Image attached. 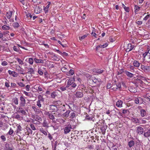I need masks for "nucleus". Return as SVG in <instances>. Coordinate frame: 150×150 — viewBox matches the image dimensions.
<instances>
[{
	"mask_svg": "<svg viewBox=\"0 0 150 150\" xmlns=\"http://www.w3.org/2000/svg\"><path fill=\"white\" fill-rule=\"evenodd\" d=\"M75 81V79L74 77H72L70 78L67 82V85L69 86H71L70 88L72 87L74 88L75 87V83H74Z\"/></svg>",
	"mask_w": 150,
	"mask_h": 150,
	"instance_id": "f257e3e1",
	"label": "nucleus"
},
{
	"mask_svg": "<svg viewBox=\"0 0 150 150\" xmlns=\"http://www.w3.org/2000/svg\"><path fill=\"white\" fill-rule=\"evenodd\" d=\"M141 69L145 72H150V65H142Z\"/></svg>",
	"mask_w": 150,
	"mask_h": 150,
	"instance_id": "f03ea898",
	"label": "nucleus"
},
{
	"mask_svg": "<svg viewBox=\"0 0 150 150\" xmlns=\"http://www.w3.org/2000/svg\"><path fill=\"white\" fill-rule=\"evenodd\" d=\"M91 79L93 82L96 83L99 86L101 80L100 79H96L95 77H91Z\"/></svg>",
	"mask_w": 150,
	"mask_h": 150,
	"instance_id": "7ed1b4c3",
	"label": "nucleus"
},
{
	"mask_svg": "<svg viewBox=\"0 0 150 150\" xmlns=\"http://www.w3.org/2000/svg\"><path fill=\"white\" fill-rule=\"evenodd\" d=\"M143 56L144 58L150 61V53L149 52H145L143 54Z\"/></svg>",
	"mask_w": 150,
	"mask_h": 150,
	"instance_id": "20e7f679",
	"label": "nucleus"
},
{
	"mask_svg": "<svg viewBox=\"0 0 150 150\" xmlns=\"http://www.w3.org/2000/svg\"><path fill=\"white\" fill-rule=\"evenodd\" d=\"M71 128V126L70 125H68V126L65 127L64 128V133L65 134H67L70 131V129Z\"/></svg>",
	"mask_w": 150,
	"mask_h": 150,
	"instance_id": "39448f33",
	"label": "nucleus"
},
{
	"mask_svg": "<svg viewBox=\"0 0 150 150\" xmlns=\"http://www.w3.org/2000/svg\"><path fill=\"white\" fill-rule=\"evenodd\" d=\"M50 110L52 112H57L58 110V108L57 107L54 105H50Z\"/></svg>",
	"mask_w": 150,
	"mask_h": 150,
	"instance_id": "423d86ee",
	"label": "nucleus"
},
{
	"mask_svg": "<svg viewBox=\"0 0 150 150\" xmlns=\"http://www.w3.org/2000/svg\"><path fill=\"white\" fill-rule=\"evenodd\" d=\"M20 100L21 102L20 105L21 107L24 106L25 103V100L23 96H21Z\"/></svg>",
	"mask_w": 150,
	"mask_h": 150,
	"instance_id": "0eeeda50",
	"label": "nucleus"
},
{
	"mask_svg": "<svg viewBox=\"0 0 150 150\" xmlns=\"http://www.w3.org/2000/svg\"><path fill=\"white\" fill-rule=\"evenodd\" d=\"M137 132L139 134H142L144 132V129L142 127H137Z\"/></svg>",
	"mask_w": 150,
	"mask_h": 150,
	"instance_id": "6e6552de",
	"label": "nucleus"
},
{
	"mask_svg": "<svg viewBox=\"0 0 150 150\" xmlns=\"http://www.w3.org/2000/svg\"><path fill=\"white\" fill-rule=\"evenodd\" d=\"M17 112L21 113L22 115H25L26 114L25 111L23 109V108L20 107L18 108V110H17Z\"/></svg>",
	"mask_w": 150,
	"mask_h": 150,
	"instance_id": "1a4fd4ad",
	"label": "nucleus"
},
{
	"mask_svg": "<svg viewBox=\"0 0 150 150\" xmlns=\"http://www.w3.org/2000/svg\"><path fill=\"white\" fill-rule=\"evenodd\" d=\"M129 90L132 93H136L137 91V89L134 87L130 86L129 88Z\"/></svg>",
	"mask_w": 150,
	"mask_h": 150,
	"instance_id": "9d476101",
	"label": "nucleus"
},
{
	"mask_svg": "<svg viewBox=\"0 0 150 150\" xmlns=\"http://www.w3.org/2000/svg\"><path fill=\"white\" fill-rule=\"evenodd\" d=\"M8 72L10 75H11L14 77H16L18 76V73L14 71H11V70H8Z\"/></svg>",
	"mask_w": 150,
	"mask_h": 150,
	"instance_id": "9b49d317",
	"label": "nucleus"
},
{
	"mask_svg": "<svg viewBox=\"0 0 150 150\" xmlns=\"http://www.w3.org/2000/svg\"><path fill=\"white\" fill-rule=\"evenodd\" d=\"M46 115H48V117L52 120H54L55 119V118L54 115L50 113L49 112H46Z\"/></svg>",
	"mask_w": 150,
	"mask_h": 150,
	"instance_id": "f8f14e48",
	"label": "nucleus"
},
{
	"mask_svg": "<svg viewBox=\"0 0 150 150\" xmlns=\"http://www.w3.org/2000/svg\"><path fill=\"white\" fill-rule=\"evenodd\" d=\"M28 69V71L27 72V74H34V71L32 68H27Z\"/></svg>",
	"mask_w": 150,
	"mask_h": 150,
	"instance_id": "ddd939ff",
	"label": "nucleus"
},
{
	"mask_svg": "<svg viewBox=\"0 0 150 150\" xmlns=\"http://www.w3.org/2000/svg\"><path fill=\"white\" fill-rule=\"evenodd\" d=\"M124 73L129 77L131 78H132L134 76V74L128 71H125Z\"/></svg>",
	"mask_w": 150,
	"mask_h": 150,
	"instance_id": "4468645a",
	"label": "nucleus"
},
{
	"mask_svg": "<svg viewBox=\"0 0 150 150\" xmlns=\"http://www.w3.org/2000/svg\"><path fill=\"white\" fill-rule=\"evenodd\" d=\"M11 146V145H10L8 143H6L5 144L6 149V150H12Z\"/></svg>",
	"mask_w": 150,
	"mask_h": 150,
	"instance_id": "2eb2a0df",
	"label": "nucleus"
},
{
	"mask_svg": "<svg viewBox=\"0 0 150 150\" xmlns=\"http://www.w3.org/2000/svg\"><path fill=\"white\" fill-rule=\"evenodd\" d=\"M133 46H132L130 44H129L128 45L127 48L126 49V51L127 52L130 51L133 49Z\"/></svg>",
	"mask_w": 150,
	"mask_h": 150,
	"instance_id": "dca6fc26",
	"label": "nucleus"
},
{
	"mask_svg": "<svg viewBox=\"0 0 150 150\" xmlns=\"http://www.w3.org/2000/svg\"><path fill=\"white\" fill-rule=\"evenodd\" d=\"M34 61L37 63H43L44 62L43 60L41 59H38L36 58L34 59Z\"/></svg>",
	"mask_w": 150,
	"mask_h": 150,
	"instance_id": "f3484780",
	"label": "nucleus"
},
{
	"mask_svg": "<svg viewBox=\"0 0 150 150\" xmlns=\"http://www.w3.org/2000/svg\"><path fill=\"white\" fill-rule=\"evenodd\" d=\"M83 94L81 92H77L76 93V96L77 97L81 98L83 96Z\"/></svg>",
	"mask_w": 150,
	"mask_h": 150,
	"instance_id": "a211bd4d",
	"label": "nucleus"
},
{
	"mask_svg": "<svg viewBox=\"0 0 150 150\" xmlns=\"http://www.w3.org/2000/svg\"><path fill=\"white\" fill-rule=\"evenodd\" d=\"M122 101L118 100L116 102V105L118 107H121L122 106Z\"/></svg>",
	"mask_w": 150,
	"mask_h": 150,
	"instance_id": "6ab92c4d",
	"label": "nucleus"
},
{
	"mask_svg": "<svg viewBox=\"0 0 150 150\" xmlns=\"http://www.w3.org/2000/svg\"><path fill=\"white\" fill-rule=\"evenodd\" d=\"M12 12L11 11H9L6 14V16L8 19H10L11 17Z\"/></svg>",
	"mask_w": 150,
	"mask_h": 150,
	"instance_id": "aec40b11",
	"label": "nucleus"
},
{
	"mask_svg": "<svg viewBox=\"0 0 150 150\" xmlns=\"http://www.w3.org/2000/svg\"><path fill=\"white\" fill-rule=\"evenodd\" d=\"M134 145V142L133 140L130 141L128 142V146L129 147H131L133 146Z\"/></svg>",
	"mask_w": 150,
	"mask_h": 150,
	"instance_id": "412c9836",
	"label": "nucleus"
},
{
	"mask_svg": "<svg viewBox=\"0 0 150 150\" xmlns=\"http://www.w3.org/2000/svg\"><path fill=\"white\" fill-rule=\"evenodd\" d=\"M140 65V63L137 61L135 60L133 62V65L134 67H139Z\"/></svg>",
	"mask_w": 150,
	"mask_h": 150,
	"instance_id": "4be33fe9",
	"label": "nucleus"
},
{
	"mask_svg": "<svg viewBox=\"0 0 150 150\" xmlns=\"http://www.w3.org/2000/svg\"><path fill=\"white\" fill-rule=\"evenodd\" d=\"M23 93L26 96L30 97H32L33 96V94L30 92H28L25 91H23Z\"/></svg>",
	"mask_w": 150,
	"mask_h": 150,
	"instance_id": "5701e85b",
	"label": "nucleus"
},
{
	"mask_svg": "<svg viewBox=\"0 0 150 150\" xmlns=\"http://www.w3.org/2000/svg\"><path fill=\"white\" fill-rule=\"evenodd\" d=\"M104 70H101L100 69H95L93 71L96 73H98L99 74H101L102 73Z\"/></svg>",
	"mask_w": 150,
	"mask_h": 150,
	"instance_id": "b1692460",
	"label": "nucleus"
},
{
	"mask_svg": "<svg viewBox=\"0 0 150 150\" xmlns=\"http://www.w3.org/2000/svg\"><path fill=\"white\" fill-rule=\"evenodd\" d=\"M141 116L143 117L145 116L146 112L145 110L144 109H142L140 111Z\"/></svg>",
	"mask_w": 150,
	"mask_h": 150,
	"instance_id": "393cba45",
	"label": "nucleus"
},
{
	"mask_svg": "<svg viewBox=\"0 0 150 150\" xmlns=\"http://www.w3.org/2000/svg\"><path fill=\"white\" fill-rule=\"evenodd\" d=\"M33 118L35 119L36 120L39 122H40V121H42V119L38 115H35L34 116V117H33Z\"/></svg>",
	"mask_w": 150,
	"mask_h": 150,
	"instance_id": "a878e982",
	"label": "nucleus"
},
{
	"mask_svg": "<svg viewBox=\"0 0 150 150\" xmlns=\"http://www.w3.org/2000/svg\"><path fill=\"white\" fill-rule=\"evenodd\" d=\"M150 135V130H149L146 132H144V135L145 137H149Z\"/></svg>",
	"mask_w": 150,
	"mask_h": 150,
	"instance_id": "bb28decb",
	"label": "nucleus"
},
{
	"mask_svg": "<svg viewBox=\"0 0 150 150\" xmlns=\"http://www.w3.org/2000/svg\"><path fill=\"white\" fill-rule=\"evenodd\" d=\"M21 127L20 125H19L18 126L17 129V133L19 134L21 133Z\"/></svg>",
	"mask_w": 150,
	"mask_h": 150,
	"instance_id": "cd10ccee",
	"label": "nucleus"
},
{
	"mask_svg": "<svg viewBox=\"0 0 150 150\" xmlns=\"http://www.w3.org/2000/svg\"><path fill=\"white\" fill-rule=\"evenodd\" d=\"M88 35V34H86L83 35V36L79 37V40H83L84 39L86 38Z\"/></svg>",
	"mask_w": 150,
	"mask_h": 150,
	"instance_id": "c85d7f7f",
	"label": "nucleus"
},
{
	"mask_svg": "<svg viewBox=\"0 0 150 150\" xmlns=\"http://www.w3.org/2000/svg\"><path fill=\"white\" fill-rule=\"evenodd\" d=\"M2 28L3 30H8L9 29L10 27L6 25H4L2 26Z\"/></svg>",
	"mask_w": 150,
	"mask_h": 150,
	"instance_id": "c756f323",
	"label": "nucleus"
},
{
	"mask_svg": "<svg viewBox=\"0 0 150 150\" xmlns=\"http://www.w3.org/2000/svg\"><path fill=\"white\" fill-rule=\"evenodd\" d=\"M142 98L141 97H139L135 99L134 100L135 103L136 104H138L140 103V100H142Z\"/></svg>",
	"mask_w": 150,
	"mask_h": 150,
	"instance_id": "7c9ffc66",
	"label": "nucleus"
},
{
	"mask_svg": "<svg viewBox=\"0 0 150 150\" xmlns=\"http://www.w3.org/2000/svg\"><path fill=\"white\" fill-rule=\"evenodd\" d=\"M108 45V44L107 43H105V44H104L103 45H99V47L102 48H103L106 47Z\"/></svg>",
	"mask_w": 150,
	"mask_h": 150,
	"instance_id": "2f4dec72",
	"label": "nucleus"
},
{
	"mask_svg": "<svg viewBox=\"0 0 150 150\" xmlns=\"http://www.w3.org/2000/svg\"><path fill=\"white\" fill-rule=\"evenodd\" d=\"M70 113V111L68 110L65 113H64L63 114V116L65 117H67L69 116V114Z\"/></svg>",
	"mask_w": 150,
	"mask_h": 150,
	"instance_id": "473e14b6",
	"label": "nucleus"
},
{
	"mask_svg": "<svg viewBox=\"0 0 150 150\" xmlns=\"http://www.w3.org/2000/svg\"><path fill=\"white\" fill-rule=\"evenodd\" d=\"M16 59L17 60V61L19 63V64L22 65L24 64V63L23 61L20 59L18 58H17Z\"/></svg>",
	"mask_w": 150,
	"mask_h": 150,
	"instance_id": "72a5a7b5",
	"label": "nucleus"
},
{
	"mask_svg": "<svg viewBox=\"0 0 150 150\" xmlns=\"http://www.w3.org/2000/svg\"><path fill=\"white\" fill-rule=\"evenodd\" d=\"M21 69H22L20 66H16V71L18 72H21Z\"/></svg>",
	"mask_w": 150,
	"mask_h": 150,
	"instance_id": "f704fd0d",
	"label": "nucleus"
},
{
	"mask_svg": "<svg viewBox=\"0 0 150 150\" xmlns=\"http://www.w3.org/2000/svg\"><path fill=\"white\" fill-rule=\"evenodd\" d=\"M13 25L14 28H18L19 25L18 23L16 22L13 23Z\"/></svg>",
	"mask_w": 150,
	"mask_h": 150,
	"instance_id": "c9c22d12",
	"label": "nucleus"
},
{
	"mask_svg": "<svg viewBox=\"0 0 150 150\" xmlns=\"http://www.w3.org/2000/svg\"><path fill=\"white\" fill-rule=\"evenodd\" d=\"M143 81V80H141L139 79H137V82L138 83H140L141 84H142L144 83Z\"/></svg>",
	"mask_w": 150,
	"mask_h": 150,
	"instance_id": "e433bc0d",
	"label": "nucleus"
},
{
	"mask_svg": "<svg viewBox=\"0 0 150 150\" xmlns=\"http://www.w3.org/2000/svg\"><path fill=\"white\" fill-rule=\"evenodd\" d=\"M140 8V7L137 6V5H135L134 6V9H135V11L136 12L138 11H139Z\"/></svg>",
	"mask_w": 150,
	"mask_h": 150,
	"instance_id": "4c0bfd02",
	"label": "nucleus"
},
{
	"mask_svg": "<svg viewBox=\"0 0 150 150\" xmlns=\"http://www.w3.org/2000/svg\"><path fill=\"white\" fill-rule=\"evenodd\" d=\"M116 89H118L119 88L120 89L121 88V84L120 83H117L116 86Z\"/></svg>",
	"mask_w": 150,
	"mask_h": 150,
	"instance_id": "58836bf2",
	"label": "nucleus"
},
{
	"mask_svg": "<svg viewBox=\"0 0 150 150\" xmlns=\"http://www.w3.org/2000/svg\"><path fill=\"white\" fill-rule=\"evenodd\" d=\"M32 122L34 124H39L40 123V122H39L35 119H33L32 120Z\"/></svg>",
	"mask_w": 150,
	"mask_h": 150,
	"instance_id": "ea45409f",
	"label": "nucleus"
},
{
	"mask_svg": "<svg viewBox=\"0 0 150 150\" xmlns=\"http://www.w3.org/2000/svg\"><path fill=\"white\" fill-rule=\"evenodd\" d=\"M29 63L30 64H32L33 62V59L32 58H30L28 60Z\"/></svg>",
	"mask_w": 150,
	"mask_h": 150,
	"instance_id": "a19ab883",
	"label": "nucleus"
},
{
	"mask_svg": "<svg viewBox=\"0 0 150 150\" xmlns=\"http://www.w3.org/2000/svg\"><path fill=\"white\" fill-rule=\"evenodd\" d=\"M54 116L56 117H59L61 116V115L59 112L54 113Z\"/></svg>",
	"mask_w": 150,
	"mask_h": 150,
	"instance_id": "79ce46f5",
	"label": "nucleus"
},
{
	"mask_svg": "<svg viewBox=\"0 0 150 150\" xmlns=\"http://www.w3.org/2000/svg\"><path fill=\"white\" fill-rule=\"evenodd\" d=\"M13 102L16 104L17 105L18 104V100L17 98H15L13 99Z\"/></svg>",
	"mask_w": 150,
	"mask_h": 150,
	"instance_id": "37998d69",
	"label": "nucleus"
},
{
	"mask_svg": "<svg viewBox=\"0 0 150 150\" xmlns=\"http://www.w3.org/2000/svg\"><path fill=\"white\" fill-rule=\"evenodd\" d=\"M13 50L14 51L16 52H19V48L18 47H17L16 46H14L13 47Z\"/></svg>",
	"mask_w": 150,
	"mask_h": 150,
	"instance_id": "c03bdc74",
	"label": "nucleus"
},
{
	"mask_svg": "<svg viewBox=\"0 0 150 150\" xmlns=\"http://www.w3.org/2000/svg\"><path fill=\"white\" fill-rule=\"evenodd\" d=\"M138 77V79H140L144 81L146 80L145 78L142 76L140 75Z\"/></svg>",
	"mask_w": 150,
	"mask_h": 150,
	"instance_id": "a18cd8bd",
	"label": "nucleus"
},
{
	"mask_svg": "<svg viewBox=\"0 0 150 150\" xmlns=\"http://www.w3.org/2000/svg\"><path fill=\"white\" fill-rule=\"evenodd\" d=\"M61 70L63 72H67V69L65 67H62Z\"/></svg>",
	"mask_w": 150,
	"mask_h": 150,
	"instance_id": "49530a36",
	"label": "nucleus"
},
{
	"mask_svg": "<svg viewBox=\"0 0 150 150\" xmlns=\"http://www.w3.org/2000/svg\"><path fill=\"white\" fill-rule=\"evenodd\" d=\"M37 105L39 108H40L41 107L40 100H38L37 101Z\"/></svg>",
	"mask_w": 150,
	"mask_h": 150,
	"instance_id": "de8ad7c7",
	"label": "nucleus"
},
{
	"mask_svg": "<svg viewBox=\"0 0 150 150\" xmlns=\"http://www.w3.org/2000/svg\"><path fill=\"white\" fill-rule=\"evenodd\" d=\"M114 85L112 86H111V84H108L107 85V87L108 88H110L111 87L112 88V89H113V90H114V89L115 88L114 87Z\"/></svg>",
	"mask_w": 150,
	"mask_h": 150,
	"instance_id": "09e8293b",
	"label": "nucleus"
},
{
	"mask_svg": "<svg viewBox=\"0 0 150 150\" xmlns=\"http://www.w3.org/2000/svg\"><path fill=\"white\" fill-rule=\"evenodd\" d=\"M1 138L3 142H5L6 140V138L4 135H2L1 136Z\"/></svg>",
	"mask_w": 150,
	"mask_h": 150,
	"instance_id": "8fccbe9b",
	"label": "nucleus"
},
{
	"mask_svg": "<svg viewBox=\"0 0 150 150\" xmlns=\"http://www.w3.org/2000/svg\"><path fill=\"white\" fill-rule=\"evenodd\" d=\"M123 72H124V71L123 69H122L117 72V74L118 75L122 74Z\"/></svg>",
	"mask_w": 150,
	"mask_h": 150,
	"instance_id": "3c124183",
	"label": "nucleus"
},
{
	"mask_svg": "<svg viewBox=\"0 0 150 150\" xmlns=\"http://www.w3.org/2000/svg\"><path fill=\"white\" fill-rule=\"evenodd\" d=\"M30 127L32 130H36V129L33 124H31L30 125Z\"/></svg>",
	"mask_w": 150,
	"mask_h": 150,
	"instance_id": "603ef678",
	"label": "nucleus"
},
{
	"mask_svg": "<svg viewBox=\"0 0 150 150\" xmlns=\"http://www.w3.org/2000/svg\"><path fill=\"white\" fill-rule=\"evenodd\" d=\"M17 84L20 86L21 87H24L25 86V85L22 82H18Z\"/></svg>",
	"mask_w": 150,
	"mask_h": 150,
	"instance_id": "864d4df0",
	"label": "nucleus"
},
{
	"mask_svg": "<svg viewBox=\"0 0 150 150\" xmlns=\"http://www.w3.org/2000/svg\"><path fill=\"white\" fill-rule=\"evenodd\" d=\"M40 132L42 133L43 134H44V135H47V132L45 130H41V129H40Z\"/></svg>",
	"mask_w": 150,
	"mask_h": 150,
	"instance_id": "5fc2aeb1",
	"label": "nucleus"
},
{
	"mask_svg": "<svg viewBox=\"0 0 150 150\" xmlns=\"http://www.w3.org/2000/svg\"><path fill=\"white\" fill-rule=\"evenodd\" d=\"M30 86L29 85H27L26 86V90L27 91H29L30 90L29 89H30Z\"/></svg>",
	"mask_w": 150,
	"mask_h": 150,
	"instance_id": "6e6d98bb",
	"label": "nucleus"
},
{
	"mask_svg": "<svg viewBox=\"0 0 150 150\" xmlns=\"http://www.w3.org/2000/svg\"><path fill=\"white\" fill-rule=\"evenodd\" d=\"M13 130L11 129V128L8 132V134L9 135H11L13 133Z\"/></svg>",
	"mask_w": 150,
	"mask_h": 150,
	"instance_id": "4d7b16f0",
	"label": "nucleus"
},
{
	"mask_svg": "<svg viewBox=\"0 0 150 150\" xmlns=\"http://www.w3.org/2000/svg\"><path fill=\"white\" fill-rule=\"evenodd\" d=\"M22 118V117H21L19 115L17 114V115L15 117V118L17 119H21Z\"/></svg>",
	"mask_w": 150,
	"mask_h": 150,
	"instance_id": "13d9d810",
	"label": "nucleus"
},
{
	"mask_svg": "<svg viewBox=\"0 0 150 150\" xmlns=\"http://www.w3.org/2000/svg\"><path fill=\"white\" fill-rule=\"evenodd\" d=\"M69 74L71 75H72L74 74L73 70L71 69H70L69 71Z\"/></svg>",
	"mask_w": 150,
	"mask_h": 150,
	"instance_id": "bf43d9fd",
	"label": "nucleus"
},
{
	"mask_svg": "<svg viewBox=\"0 0 150 150\" xmlns=\"http://www.w3.org/2000/svg\"><path fill=\"white\" fill-rule=\"evenodd\" d=\"M63 56H67L68 55V54L66 52H62V54H61Z\"/></svg>",
	"mask_w": 150,
	"mask_h": 150,
	"instance_id": "052dcab7",
	"label": "nucleus"
},
{
	"mask_svg": "<svg viewBox=\"0 0 150 150\" xmlns=\"http://www.w3.org/2000/svg\"><path fill=\"white\" fill-rule=\"evenodd\" d=\"M51 97H52V98H54L56 96V95L55 94V93L53 92L51 93Z\"/></svg>",
	"mask_w": 150,
	"mask_h": 150,
	"instance_id": "680f3d73",
	"label": "nucleus"
},
{
	"mask_svg": "<svg viewBox=\"0 0 150 150\" xmlns=\"http://www.w3.org/2000/svg\"><path fill=\"white\" fill-rule=\"evenodd\" d=\"M1 64L3 66H6L7 64V63L6 61H3L2 62Z\"/></svg>",
	"mask_w": 150,
	"mask_h": 150,
	"instance_id": "e2e57ef3",
	"label": "nucleus"
},
{
	"mask_svg": "<svg viewBox=\"0 0 150 150\" xmlns=\"http://www.w3.org/2000/svg\"><path fill=\"white\" fill-rule=\"evenodd\" d=\"M27 130L28 131V132L30 134L32 133V131L30 129V128H28V129H27Z\"/></svg>",
	"mask_w": 150,
	"mask_h": 150,
	"instance_id": "0e129e2a",
	"label": "nucleus"
},
{
	"mask_svg": "<svg viewBox=\"0 0 150 150\" xmlns=\"http://www.w3.org/2000/svg\"><path fill=\"white\" fill-rule=\"evenodd\" d=\"M47 124L45 121H44L43 123V126L44 127H46L47 126Z\"/></svg>",
	"mask_w": 150,
	"mask_h": 150,
	"instance_id": "69168bd1",
	"label": "nucleus"
},
{
	"mask_svg": "<svg viewBox=\"0 0 150 150\" xmlns=\"http://www.w3.org/2000/svg\"><path fill=\"white\" fill-rule=\"evenodd\" d=\"M122 113L124 114H127V112H129V111L126 110H122Z\"/></svg>",
	"mask_w": 150,
	"mask_h": 150,
	"instance_id": "338daca9",
	"label": "nucleus"
},
{
	"mask_svg": "<svg viewBox=\"0 0 150 150\" xmlns=\"http://www.w3.org/2000/svg\"><path fill=\"white\" fill-rule=\"evenodd\" d=\"M38 73L40 75H42L43 74V72L41 70H39L38 71Z\"/></svg>",
	"mask_w": 150,
	"mask_h": 150,
	"instance_id": "774afa93",
	"label": "nucleus"
}]
</instances>
